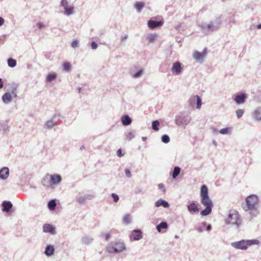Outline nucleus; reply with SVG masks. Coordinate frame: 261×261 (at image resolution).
Returning <instances> with one entry per match:
<instances>
[{"instance_id":"nucleus-51","label":"nucleus","mask_w":261,"mask_h":261,"mask_svg":"<svg viewBox=\"0 0 261 261\" xmlns=\"http://www.w3.org/2000/svg\"><path fill=\"white\" fill-rule=\"evenodd\" d=\"M11 95H12L14 97H16L17 96V91L16 88H13L11 90Z\"/></svg>"},{"instance_id":"nucleus-56","label":"nucleus","mask_w":261,"mask_h":261,"mask_svg":"<svg viewBox=\"0 0 261 261\" xmlns=\"http://www.w3.org/2000/svg\"><path fill=\"white\" fill-rule=\"evenodd\" d=\"M3 130L5 133L8 132L9 131V126L6 125H4L3 126Z\"/></svg>"},{"instance_id":"nucleus-41","label":"nucleus","mask_w":261,"mask_h":261,"mask_svg":"<svg viewBox=\"0 0 261 261\" xmlns=\"http://www.w3.org/2000/svg\"><path fill=\"white\" fill-rule=\"evenodd\" d=\"M100 237L102 238H104L106 241H108L111 238V236L110 233L101 232L100 234Z\"/></svg>"},{"instance_id":"nucleus-42","label":"nucleus","mask_w":261,"mask_h":261,"mask_svg":"<svg viewBox=\"0 0 261 261\" xmlns=\"http://www.w3.org/2000/svg\"><path fill=\"white\" fill-rule=\"evenodd\" d=\"M206 225V222H202L201 224H200V225L198 226L197 228V231L199 232V233H201L203 232V228L202 227H204Z\"/></svg>"},{"instance_id":"nucleus-60","label":"nucleus","mask_w":261,"mask_h":261,"mask_svg":"<svg viewBox=\"0 0 261 261\" xmlns=\"http://www.w3.org/2000/svg\"><path fill=\"white\" fill-rule=\"evenodd\" d=\"M4 83L3 80L1 78H0V89L3 87Z\"/></svg>"},{"instance_id":"nucleus-53","label":"nucleus","mask_w":261,"mask_h":261,"mask_svg":"<svg viewBox=\"0 0 261 261\" xmlns=\"http://www.w3.org/2000/svg\"><path fill=\"white\" fill-rule=\"evenodd\" d=\"M37 26L38 27L39 29H42L45 28V25L42 22H38L37 23Z\"/></svg>"},{"instance_id":"nucleus-30","label":"nucleus","mask_w":261,"mask_h":261,"mask_svg":"<svg viewBox=\"0 0 261 261\" xmlns=\"http://www.w3.org/2000/svg\"><path fill=\"white\" fill-rule=\"evenodd\" d=\"M55 125V122L51 119L48 121H47L45 125V128L47 129H51Z\"/></svg>"},{"instance_id":"nucleus-26","label":"nucleus","mask_w":261,"mask_h":261,"mask_svg":"<svg viewBox=\"0 0 261 261\" xmlns=\"http://www.w3.org/2000/svg\"><path fill=\"white\" fill-rule=\"evenodd\" d=\"M64 14L67 16H70L73 14L74 7L72 6H68L64 9Z\"/></svg>"},{"instance_id":"nucleus-50","label":"nucleus","mask_w":261,"mask_h":261,"mask_svg":"<svg viewBox=\"0 0 261 261\" xmlns=\"http://www.w3.org/2000/svg\"><path fill=\"white\" fill-rule=\"evenodd\" d=\"M61 5L63 7L64 9L67 6H68V3L67 0H62L61 2Z\"/></svg>"},{"instance_id":"nucleus-37","label":"nucleus","mask_w":261,"mask_h":261,"mask_svg":"<svg viewBox=\"0 0 261 261\" xmlns=\"http://www.w3.org/2000/svg\"><path fill=\"white\" fill-rule=\"evenodd\" d=\"M123 222L126 224H128L131 222V217L130 215L126 214L123 219Z\"/></svg>"},{"instance_id":"nucleus-52","label":"nucleus","mask_w":261,"mask_h":261,"mask_svg":"<svg viewBox=\"0 0 261 261\" xmlns=\"http://www.w3.org/2000/svg\"><path fill=\"white\" fill-rule=\"evenodd\" d=\"M98 47V45L95 41H92L91 43V47L92 49H96Z\"/></svg>"},{"instance_id":"nucleus-32","label":"nucleus","mask_w":261,"mask_h":261,"mask_svg":"<svg viewBox=\"0 0 261 261\" xmlns=\"http://www.w3.org/2000/svg\"><path fill=\"white\" fill-rule=\"evenodd\" d=\"M57 77V74L53 73H49L47 75L46 77V81L47 82H51V81L55 80Z\"/></svg>"},{"instance_id":"nucleus-4","label":"nucleus","mask_w":261,"mask_h":261,"mask_svg":"<svg viewBox=\"0 0 261 261\" xmlns=\"http://www.w3.org/2000/svg\"><path fill=\"white\" fill-rule=\"evenodd\" d=\"M221 23L220 18L216 19L215 22L211 21L209 23H201L199 26L201 31L207 35L214 31H217L219 29Z\"/></svg>"},{"instance_id":"nucleus-1","label":"nucleus","mask_w":261,"mask_h":261,"mask_svg":"<svg viewBox=\"0 0 261 261\" xmlns=\"http://www.w3.org/2000/svg\"><path fill=\"white\" fill-rule=\"evenodd\" d=\"M201 203L205 207V209L201 211L200 214L206 216L210 214L212 211L213 203L208 196V188L205 185H202L200 189Z\"/></svg>"},{"instance_id":"nucleus-11","label":"nucleus","mask_w":261,"mask_h":261,"mask_svg":"<svg viewBox=\"0 0 261 261\" xmlns=\"http://www.w3.org/2000/svg\"><path fill=\"white\" fill-rule=\"evenodd\" d=\"M129 237L130 240L139 241L143 237L142 232L140 229H134L130 232Z\"/></svg>"},{"instance_id":"nucleus-49","label":"nucleus","mask_w":261,"mask_h":261,"mask_svg":"<svg viewBox=\"0 0 261 261\" xmlns=\"http://www.w3.org/2000/svg\"><path fill=\"white\" fill-rule=\"evenodd\" d=\"M125 174L127 178H130L132 177V173L129 169H127V168L125 169Z\"/></svg>"},{"instance_id":"nucleus-38","label":"nucleus","mask_w":261,"mask_h":261,"mask_svg":"<svg viewBox=\"0 0 261 261\" xmlns=\"http://www.w3.org/2000/svg\"><path fill=\"white\" fill-rule=\"evenodd\" d=\"M144 4L143 2H138L135 4V8L138 12H140L144 7Z\"/></svg>"},{"instance_id":"nucleus-64","label":"nucleus","mask_w":261,"mask_h":261,"mask_svg":"<svg viewBox=\"0 0 261 261\" xmlns=\"http://www.w3.org/2000/svg\"><path fill=\"white\" fill-rule=\"evenodd\" d=\"M174 238H175V239H178V238H179V236H177V235H175V236H174Z\"/></svg>"},{"instance_id":"nucleus-45","label":"nucleus","mask_w":261,"mask_h":261,"mask_svg":"<svg viewBox=\"0 0 261 261\" xmlns=\"http://www.w3.org/2000/svg\"><path fill=\"white\" fill-rule=\"evenodd\" d=\"M229 130H230L229 128L226 127V128L221 129L219 131V133L222 135H226V134H228Z\"/></svg>"},{"instance_id":"nucleus-59","label":"nucleus","mask_w":261,"mask_h":261,"mask_svg":"<svg viewBox=\"0 0 261 261\" xmlns=\"http://www.w3.org/2000/svg\"><path fill=\"white\" fill-rule=\"evenodd\" d=\"M206 230L207 231H210L211 229H212V226L211 224H208L207 226H206Z\"/></svg>"},{"instance_id":"nucleus-46","label":"nucleus","mask_w":261,"mask_h":261,"mask_svg":"<svg viewBox=\"0 0 261 261\" xmlns=\"http://www.w3.org/2000/svg\"><path fill=\"white\" fill-rule=\"evenodd\" d=\"M244 113V111L242 109H238V110H237L236 114H237V117L238 118H240V117H241L243 116Z\"/></svg>"},{"instance_id":"nucleus-33","label":"nucleus","mask_w":261,"mask_h":261,"mask_svg":"<svg viewBox=\"0 0 261 261\" xmlns=\"http://www.w3.org/2000/svg\"><path fill=\"white\" fill-rule=\"evenodd\" d=\"M196 99H197V95L191 97L188 100L189 105L192 107H194V106H195Z\"/></svg>"},{"instance_id":"nucleus-61","label":"nucleus","mask_w":261,"mask_h":261,"mask_svg":"<svg viewBox=\"0 0 261 261\" xmlns=\"http://www.w3.org/2000/svg\"><path fill=\"white\" fill-rule=\"evenodd\" d=\"M256 28L257 29H261V23L257 25Z\"/></svg>"},{"instance_id":"nucleus-15","label":"nucleus","mask_w":261,"mask_h":261,"mask_svg":"<svg viewBox=\"0 0 261 261\" xmlns=\"http://www.w3.org/2000/svg\"><path fill=\"white\" fill-rule=\"evenodd\" d=\"M51 186L57 185L60 184L62 180V177L60 175L53 174L50 175Z\"/></svg>"},{"instance_id":"nucleus-22","label":"nucleus","mask_w":261,"mask_h":261,"mask_svg":"<svg viewBox=\"0 0 261 261\" xmlns=\"http://www.w3.org/2000/svg\"><path fill=\"white\" fill-rule=\"evenodd\" d=\"M42 185L46 187L52 186L50 180V176L49 174L46 175L42 181Z\"/></svg>"},{"instance_id":"nucleus-48","label":"nucleus","mask_w":261,"mask_h":261,"mask_svg":"<svg viewBox=\"0 0 261 261\" xmlns=\"http://www.w3.org/2000/svg\"><path fill=\"white\" fill-rule=\"evenodd\" d=\"M79 46V41L76 40H73L71 42V46L73 48H76L77 47Z\"/></svg>"},{"instance_id":"nucleus-24","label":"nucleus","mask_w":261,"mask_h":261,"mask_svg":"<svg viewBox=\"0 0 261 261\" xmlns=\"http://www.w3.org/2000/svg\"><path fill=\"white\" fill-rule=\"evenodd\" d=\"M188 210L189 212L196 213L199 211V208L195 202H192L187 206Z\"/></svg>"},{"instance_id":"nucleus-13","label":"nucleus","mask_w":261,"mask_h":261,"mask_svg":"<svg viewBox=\"0 0 261 261\" xmlns=\"http://www.w3.org/2000/svg\"><path fill=\"white\" fill-rule=\"evenodd\" d=\"M43 232L50 233L51 234L56 233L55 228L49 224H45L43 226Z\"/></svg>"},{"instance_id":"nucleus-3","label":"nucleus","mask_w":261,"mask_h":261,"mask_svg":"<svg viewBox=\"0 0 261 261\" xmlns=\"http://www.w3.org/2000/svg\"><path fill=\"white\" fill-rule=\"evenodd\" d=\"M258 197L254 195L249 196L246 199L247 205L244 207V209L246 211H250V214L252 217L256 216L258 214Z\"/></svg>"},{"instance_id":"nucleus-63","label":"nucleus","mask_w":261,"mask_h":261,"mask_svg":"<svg viewBox=\"0 0 261 261\" xmlns=\"http://www.w3.org/2000/svg\"><path fill=\"white\" fill-rule=\"evenodd\" d=\"M81 89H82V88H81V87H79V88H78L77 90H78V92H79V93H80V92H81Z\"/></svg>"},{"instance_id":"nucleus-36","label":"nucleus","mask_w":261,"mask_h":261,"mask_svg":"<svg viewBox=\"0 0 261 261\" xmlns=\"http://www.w3.org/2000/svg\"><path fill=\"white\" fill-rule=\"evenodd\" d=\"M160 124V122L158 120H154L152 122V129L154 131L159 130V126Z\"/></svg>"},{"instance_id":"nucleus-62","label":"nucleus","mask_w":261,"mask_h":261,"mask_svg":"<svg viewBox=\"0 0 261 261\" xmlns=\"http://www.w3.org/2000/svg\"><path fill=\"white\" fill-rule=\"evenodd\" d=\"M147 139V138L146 137H143L142 138V140L143 141H145Z\"/></svg>"},{"instance_id":"nucleus-12","label":"nucleus","mask_w":261,"mask_h":261,"mask_svg":"<svg viewBox=\"0 0 261 261\" xmlns=\"http://www.w3.org/2000/svg\"><path fill=\"white\" fill-rule=\"evenodd\" d=\"M163 24L162 21L152 20H150L148 21V25L151 29H154L155 28L162 26Z\"/></svg>"},{"instance_id":"nucleus-7","label":"nucleus","mask_w":261,"mask_h":261,"mask_svg":"<svg viewBox=\"0 0 261 261\" xmlns=\"http://www.w3.org/2000/svg\"><path fill=\"white\" fill-rule=\"evenodd\" d=\"M191 121V116L187 113L181 112L175 117V124L180 127H185Z\"/></svg>"},{"instance_id":"nucleus-17","label":"nucleus","mask_w":261,"mask_h":261,"mask_svg":"<svg viewBox=\"0 0 261 261\" xmlns=\"http://www.w3.org/2000/svg\"><path fill=\"white\" fill-rule=\"evenodd\" d=\"M55 250V249L53 245H48L45 249L44 254L47 256H51L54 254Z\"/></svg>"},{"instance_id":"nucleus-47","label":"nucleus","mask_w":261,"mask_h":261,"mask_svg":"<svg viewBox=\"0 0 261 261\" xmlns=\"http://www.w3.org/2000/svg\"><path fill=\"white\" fill-rule=\"evenodd\" d=\"M111 196L113 198V200L115 202H117L118 201L119 198V196L117 194H116L115 193H112L111 194Z\"/></svg>"},{"instance_id":"nucleus-40","label":"nucleus","mask_w":261,"mask_h":261,"mask_svg":"<svg viewBox=\"0 0 261 261\" xmlns=\"http://www.w3.org/2000/svg\"><path fill=\"white\" fill-rule=\"evenodd\" d=\"M162 141L164 143H168L170 142V138L167 135H164L162 136Z\"/></svg>"},{"instance_id":"nucleus-55","label":"nucleus","mask_w":261,"mask_h":261,"mask_svg":"<svg viewBox=\"0 0 261 261\" xmlns=\"http://www.w3.org/2000/svg\"><path fill=\"white\" fill-rule=\"evenodd\" d=\"M117 154L118 156L121 157L124 155V153H122L121 152V149H119L117 151Z\"/></svg>"},{"instance_id":"nucleus-16","label":"nucleus","mask_w":261,"mask_h":261,"mask_svg":"<svg viewBox=\"0 0 261 261\" xmlns=\"http://www.w3.org/2000/svg\"><path fill=\"white\" fill-rule=\"evenodd\" d=\"M2 210L3 212L9 213L10 212L13 205L10 201H4L2 203Z\"/></svg>"},{"instance_id":"nucleus-34","label":"nucleus","mask_w":261,"mask_h":261,"mask_svg":"<svg viewBox=\"0 0 261 261\" xmlns=\"http://www.w3.org/2000/svg\"><path fill=\"white\" fill-rule=\"evenodd\" d=\"M8 65L10 67L13 68L16 65V61L15 59L10 58L8 60Z\"/></svg>"},{"instance_id":"nucleus-31","label":"nucleus","mask_w":261,"mask_h":261,"mask_svg":"<svg viewBox=\"0 0 261 261\" xmlns=\"http://www.w3.org/2000/svg\"><path fill=\"white\" fill-rule=\"evenodd\" d=\"M144 73V70L140 69L132 74V77L135 79L140 77Z\"/></svg>"},{"instance_id":"nucleus-28","label":"nucleus","mask_w":261,"mask_h":261,"mask_svg":"<svg viewBox=\"0 0 261 261\" xmlns=\"http://www.w3.org/2000/svg\"><path fill=\"white\" fill-rule=\"evenodd\" d=\"M167 227V223L166 222H162L156 226V229L160 232L162 229H166Z\"/></svg>"},{"instance_id":"nucleus-21","label":"nucleus","mask_w":261,"mask_h":261,"mask_svg":"<svg viewBox=\"0 0 261 261\" xmlns=\"http://www.w3.org/2000/svg\"><path fill=\"white\" fill-rule=\"evenodd\" d=\"M121 122L124 126H127L131 124L132 120L127 115L123 116L121 118Z\"/></svg>"},{"instance_id":"nucleus-27","label":"nucleus","mask_w":261,"mask_h":261,"mask_svg":"<svg viewBox=\"0 0 261 261\" xmlns=\"http://www.w3.org/2000/svg\"><path fill=\"white\" fill-rule=\"evenodd\" d=\"M181 171V169L180 167L178 166H175L173 170L171 173L172 177L173 179L176 178L178 175L180 174V172Z\"/></svg>"},{"instance_id":"nucleus-19","label":"nucleus","mask_w":261,"mask_h":261,"mask_svg":"<svg viewBox=\"0 0 261 261\" xmlns=\"http://www.w3.org/2000/svg\"><path fill=\"white\" fill-rule=\"evenodd\" d=\"M252 118L256 121H261V107L257 108L252 114Z\"/></svg>"},{"instance_id":"nucleus-29","label":"nucleus","mask_w":261,"mask_h":261,"mask_svg":"<svg viewBox=\"0 0 261 261\" xmlns=\"http://www.w3.org/2000/svg\"><path fill=\"white\" fill-rule=\"evenodd\" d=\"M57 203L55 200L53 199L50 200L47 204V207L50 211H54L56 208Z\"/></svg>"},{"instance_id":"nucleus-10","label":"nucleus","mask_w":261,"mask_h":261,"mask_svg":"<svg viewBox=\"0 0 261 261\" xmlns=\"http://www.w3.org/2000/svg\"><path fill=\"white\" fill-rule=\"evenodd\" d=\"M182 70V64L179 62L176 61L173 64L171 71L173 74L179 75L181 73Z\"/></svg>"},{"instance_id":"nucleus-6","label":"nucleus","mask_w":261,"mask_h":261,"mask_svg":"<svg viewBox=\"0 0 261 261\" xmlns=\"http://www.w3.org/2000/svg\"><path fill=\"white\" fill-rule=\"evenodd\" d=\"M259 241L258 240H242L231 243V246L238 249L246 250L248 247L253 245H258Z\"/></svg>"},{"instance_id":"nucleus-18","label":"nucleus","mask_w":261,"mask_h":261,"mask_svg":"<svg viewBox=\"0 0 261 261\" xmlns=\"http://www.w3.org/2000/svg\"><path fill=\"white\" fill-rule=\"evenodd\" d=\"M9 175V169L8 167H3L0 170V178L6 179Z\"/></svg>"},{"instance_id":"nucleus-8","label":"nucleus","mask_w":261,"mask_h":261,"mask_svg":"<svg viewBox=\"0 0 261 261\" xmlns=\"http://www.w3.org/2000/svg\"><path fill=\"white\" fill-rule=\"evenodd\" d=\"M95 197V195L93 194H83L79 193L76 196L75 199L77 202L81 205H83L86 203V200H91Z\"/></svg>"},{"instance_id":"nucleus-58","label":"nucleus","mask_w":261,"mask_h":261,"mask_svg":"<svg viewBox=\"0 0 261 261\" xmlns=\"http://www.w3.org/2000/svg\"><path fill=\"white\" fill-rule=\"evenodd\" d=\"M127 35H124L123 36L121 37V41H124L125 39H126L127 38Z\"/></svg>"},{"instance_id":"nucleus-35","label":"nucleus","mask_w":261,"mask_h":261,"mask_svg":"<svg viewBox=\"0 0 261 261\" xmlns=\"http://www.w3.org/2000/svg\"><path fill=\"white\" fill-rule=\"evenodd\" d=\"M63 70L69 72L71 69V65L69 62H66L63 65Z\"/></svg>"},{"instance_id":"nucleus-23","label":"nucleus","mask_w":261,"mask_h":261,"mask_svg":"<svg viewBox=\"0 0 261 261\" xmlns=\"http://www.w3.org/2000/svg\"><path fill=\"white\" fill-rule=\"evenodd\" d=\"M155 206L158 207L163 206L164 208H168L169 207V204L167 201L164 200L160 199L155 202Z\"/></svg>"},{"instance_id":"nucleus-57","label":"nucleus","mask_w":261,"mask_h":261,"mask_svg":"<svg viewBox=\"0 0 261 261\" xmlns=\"http://www.w3.org/2000/svg\"><path fill=\"white\" fill-rule=\"evenodd\" d=\"M4 23V19L2 17H0V27L2 26Z\"/></svg>"},{"instance_id":"nucleus-44","label":"nucleus","mask_w":261,"mask_h":261,"mask_svg":"<svg viewBox=\"0 0 261 261\" xmlns=\"http://www.w3.org/2000/svg\"><path fill=\"white\" fill-rule=\"evenodd\" d=\"M126 138L129 140H131L135 137V134L130 132L126 133Z\"/></svg>"},{"instance_id":"nucleus-5","label":"nucleus","mask_w":261,"mask_h":261,"mask_svg":"<svg viewBox=\"0 0 261 261\" xmlns=\"http://www.w3.org/2000/svg\"><path fill=\"white\" fill-rule=\"evenodd\" d=\"M124 243L120 240L110 243L106 247V251L110 253H118L126 250Z\"/></svg>"},{"instance_id":"nucleus-54","label":"nucleus","mask_w":261,"mask_h":261,"mask_svg":"<svg viewBox=\"0 0 261 261\" xmlns=\"http://www.w3.org/2000/svg\"><path fill=\"white\" fill-rule=\"evenodd\" d=\"M158 187L160 189H161L163 192L165 191V188L164 184H160L158 185Z\"/></svg>"},{"instance_id":"nucleus-43","label":"nucleus","mask_w":261,"mask_h":261,"mask_svg":"<svg viewBox=\"0 0 261 261\" xmlns=\"http://www.w3.org/2000/svg\"><path fill=\"white\" fill-rule=\"evenodd\" d=\"M196 101L197 103L196 108H197V109H199L201 108V103H202L201 99L200 97V96L197 95V99H196Z\"/></svg>"},{"instance_id":"nucleus-2","label":"nucleus","mask_w":261,"mask_h":261,"mask_svg":"<svg viewBox=\"0 0 261 261\" xmlns=\"http://www.w3.org/2000/svg\"><path fill=\"white\" fill-rule=\"evenodd\" d=\"M226 225H231L239 229L242 225V220L239 212L236 210H230L227 217L225 220Z\"/></svg>"},{"instance_id":"nucleus-14","label":"nucleus","mask_w":261,"mask_h":261,"mask_svg":"<svg viewBox=\"0 0 261 261\" xmlns=\"http://www.w3.org/2000/svg\"><path fill=\"white\" fill-rule=\"evenodd\" d=\"M206 54V48H205L202 52L196 51L193 54L194 58L197 61L202 59Z\"/></svg>"},{"instance_id":"nucleus-20","label":"nucleus","mask_w":261,"mask_h":261,"mask_svg":"<svg viewBox=\"0 0 261 261\" xmlns=\"http://www.w3.org/2000/svg\"><path fill=\"white\" fill-rule=\"evenodd\" d=\"M93 240V238L89 236H84L81 239L82 243L86 245L91 244Z\"/></svg>"},{"instance_id":"nucleus-25","label":"nucleus","mask_w":261,"mask_h":261,"mask_svg":"<svg viewBox=\"0 0 261 261\" xmlns=\"http://www.w3.org/2000/svg\"><path fill=\"white\" fill-rule=\"evenodd\" d=\"M12 95L9 92L5 93L2 96V100L5 103H8L12 101Z\"/></svg>"},{"instance_id":"nucleus-39","label":"nucleus","mask_w":261,"mask_h":261,"mask_svg":"<svg viewBox=\"0 0 261 261\" xmlns=\"http://www.w3.org/2000/svg\"><path fill=\"white\" fill-rule=\"evenodd\" d=\"M157 35L156 34H150L147 37V40L150 43H153L156 39Z\"/></svg>"},{"instance_id":"nucleus-9","label":"nucleus","mask_w":261,"mask_h":261,"mask_svg":"<svg viewBox=\"0 0 261 261\" xmlns=\"http://www.w3.org/2000/svg\"><path fill=\"white\" fill-rule=\"evenodd\" d=\"M247 98L246 94L240 92L233 97V99L238 105L244 103Z\"/></svg>"}]
</instances>
